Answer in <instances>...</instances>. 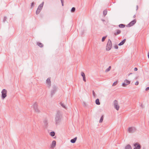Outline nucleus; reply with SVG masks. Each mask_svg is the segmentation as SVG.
I'll list each match as a JSON object with an SVG mask.
<instances>
[{"label":"nucleus","mask_w":149,"mask_h":149,"mask_svg":"<svg viewBox=\"0 0 149 149\" xmlns=\"http://www.w3.org/2000/svg\"><path fill=\"white\" fill-rule=\"evenodd\" d=\"M34 2H32L31 3V8H33L34 7Z\"/></svg>","instance_id":"473e14b6"},{"label":"nucleus","mask_w":149,"mask_h":149,"mask_svg":"<svg viewBox=\"0 0 149 149\" xmlns=\"http://www.w3.org/2000/svg\"><path fill=\"white\" fill-rule=\"evenodd\" d=\"M134 71H136L138 70V68H134Z\"/></svg>","instance_id":"a19ab883"},{"label":"nucleus","mask_w":149,"mask_h":149,"mask_svg":"<svg viewBox=\"0 0 149 149\" xmlns=\"http://www.w3.org/2000/svg\"><path fill=\"white\" fill-rule=\"evenodd\" d=\"M148 58L149 59V52L148 53Z\"/></svg>","instance_id":"a18cd8bd"},{"label":"nucleus","mask_w":149,"mask_h":149,"mask_svg":"<svg viewBox=\"0 0 149 149\" xmlns=\"http://www.w3.org/2000/svg\"><path fill=\"white\" fill-rule=\"evenodd\" d=\"M77 139V137H75L70 140V142L72 143H74L75 142Z\"/></svg>","instance_id":"2eb2a0df"},{"label":"nucleus","mask_w":149,"mask_h":149,"mask_svg":"<svg viewBox=\"0 0 149 149\" xmlns=\"http://www.w3.org/2000/svg\"><path fill=\"white\" fill-rule=\"evenodd\" d=\"M37 44L40 47H42L43 46V44L39 42H37Z\"/></svg>","instance_id":"f3484780"},{"label":"nucleus","mask_w":149,"mask_h":149,"mask_svg":"<svg viewBox=\"0 0 149 149\" xmlns=\"http://www.w3.org/2000/svg\"><path fill=\"white\" fill-rule=\"evenodd\" d=\"M116 32H115L114 33V35L115 36H116L117 35H119L121 33V31L119 29L117 30Z\"/></svg>","instance_id":"4468645a"},{"label":"nucleus","mask_w":149,"mask_h":149,"mask_svg":"<svg viewBox=\"0 0 149 149\" xmlns=\"http://www.w3.org/2000/svg\"><path fill=\"white\" fill-rule=\"evenodd\" d=\"M47 83L48 84H50L51 83V81L50 79L49 78H48L47 80H46Z\"/></svg>","instance_id":"b1692460"},{"label":"nucleus","mask_w":149,"mask_h":149,"mask_svg":"<svg viewBox=\"0 0 149 149\" xmlns=\"http://www.w3.org/2000/svg\"><path fill=\"white\" fill-rule=\"evenodd\" d=\"M56 141H53L51 145V148H54V147H55L56 145Z\"/></svg>","instance_id":"9b49d317"},{"label":"nucleus","mask_w":149,"mask_h":149,"mask_svg":"<svg viewBox=\"0 0 149 149\" xmlns=\"http://www.w3.org/2000/svg\"><path fill=\"white\" fill-rule=\"evenodd\" d=\"M131 146L130 144H128L125 147V149H132Z\"/></svg>","instance_id":"dca6fc26"},{"label":"nucleus","mask_w":149,"mask_h":149,"mask_svg":"<svg viewBox=\"0 0 149 149\" xmlns=\"http://www.w3.org/2000/svg\"><path fill=\"white\" fill-rule=\"evenodd\" d=\"M138 9V6L137 5L136 6V10H137Z\"/></svg>","instance_id":"79ce46f5"},{"label":"nucleus","mask_w":149,"mask_h":149,"mask_svg":"<svg viewBox=\"0 0 149 149\" xmlns=\"http://www.w3.org/2000/svg\"><path fill=\"white\" fill-rule=\"evenodd\" d=\"M134 145L135 147L133 149H140L141 148V145L137 143H134Z\"/></svg>","instance_id":"6e6552de"},{"label":"nucleus","mask_w":149,"mask_h":149,"mask_svg":"<svg viewBox=\"0 0 149 149\" xmlns=\"http://www.w3.org/2000/svg\"><path fill=\"white\" fill-rule=\"evenodd\" d=\"M136 16V15H134L133 16V17L134 18H135Z\"/></svg>","instance_id":"c03bdc74"},{"label":"nucleus","mask_w":149,"mask_h":149,"mask_svg":"<svg viewBox=\"0 0 149 149\" xmlns=\"http://www.w3.org/2000/svg\"><path fill=\"white\" fill-rule=\"evenodd\" d=\"M103 118H104L103 116H102L100 118V119L99 121V122L100 123H101L102 122L103 120Z\"/></svg>","instance_id":"4be33fe9"},{"label":"nucleus","mask_w":149,"mask_h":149,"mask_svg":"<svg viewBox=\"0 0 149 149\" xmlns=\"http://www.w3.org/2000/svg\"><path fill=\"white\" fill-rule=\"evenodd\" d=\"M136 19H134L130 22L127 25V27H130L133 26L136 23Z\"/></svg>","instance_id":"20e7f679"},{"label":"nucleus","mask_w":149,"mask_h":149,"mask_svg":"<svg viewBox=\"0 0 149 149\" xmlns=\"http://www.w3.org/2000/svg\"><path fill=\"white\" fill-rule=\"evenodd\" d=\"M83 34V33L82 32V35Z\"/></svg>","instance_id":"09e8293b"},{"label":"nucleus","mask_w":149,"mask_h":149,"mask_svg":"<svg viewBox=\"0 0 149 149\" xmlns=\"http://www.w3.org/2000/svg\"><path fill=\"white\" fill-rule=\"evenodd\" d=\"M113 103L114 108L116 110H118L119 108V106L118 105L117 101L116 100H114Z\"/></svg>","instance_id":"39448f33"},{"label":"nucleus","mask_w":149,"mask_h":149,"mask_svg":"<svg viewBox=\"0 0 149 149\" xmlns=\"http://www.w3.org/2000/svg\"><path fill=\"white\" fill-rule=\"evenodd\" d=\"M84 104H85V105L86 104H85V103L84 102Z\"/></svg>","instance_id":"de8ad7c7"},{"label":"nucleus","mask_w":149,"mask_h":149,"mask_svg":"<svg viewBox=\"0 0 149 149\" xmlns=\"http://www.w3.org/2000/svg\"><path fill=\"white\" fill-rule=\"evenodd\" d=\"M55 132H54V131L51 132L50 133V135L52 136H54L55 135Z\"/></svg>","instance_id":"6ab92c4d"},{"label":"nucleus","mask_w":149,"mask_h":149,"mask_svg":"<svg viewBox=\"0 0 149 149\" xmlns=\"http://www.w3.org/2000/svg\"><path fill=\"white\" fill-rule=\"evenodd\" d=\"M126 41V39H124L118 44V45L120 46L123 45L125 42Z\"/></svg>","instance_id":"ddd939ff"},{"label":"nucleus","mask_w":149,"mask_h":149,"mask_svg":"<svg viewBox=\"0 0 149 149\" xmlns=\"http://www.w3.org/2000/svg\"><path fill=\"white\" fill-rule=\"evenodd\" d=\"M127 85L125 82L123 83L122 84V85L123 87H125Z\"/></svg>","instance_id":"72a5a7b5"},{"label":"nucleus","mask_w":149,"mask_h":149,"mask_svg":"<svg viewBox=\"0 0 149 149\" xmlns=\"http://www.w3.org/2000/svg\"><path fill=\"white\" fill-rule=\"evenodd\" d=\"M57 90V88L56 86H54L53 88L51 91V96L52 97L55 93Z\"/></svg>","instance_id":"423d86ee"},{"label":"nucleus","mask_w":149,"mask_h":149,"mask_svg":"<svg viewBox=\"0 0 149 149\" xmlns=\"http://www.w3.org/2000/svg\"><path fill=\"white\" fill-rule=\"evenodd\" d=\"M112 43L110 39H109L108 40V42L107 43L106 48V50L107 51H109L110 50L112 47Z\"/></svg>","instance_id":"f03ea898"},{"label":"nucleus","mask_w":149,"mask_h":149,"mask_svg":"<svg viewBox=\"0 0 149 149\" xmlns=\"http://www.w3.org/2000/svg\"><path fill=\"white\" fill-rule=\"evenodd\" d=\"M62 6H63V0H61Z\"/></svg>","instance_id":"4c0bfd02"},{"label":"nucleus","mask_w":149,"mask_h":149,"mask_svg":"<svg viewBox=\"0 0 149 149\" xmlns=\"http://www.w3.org/2000/svg\"><path fill=\"white\" fill-rule=\"evenodd\" d=\"M62 118V116L61 112L59 111H58L55 115V124L56 125L59 124L61 122Z\"/></svg>","instance_id":"f257e3e1"},{"label":"nucleus","mask_w":149,"mask_h":149,"mask_svg":"<svg viewBox=\"0 0 149 149\" xmlns=\"http://www.w3.org/2000/svg\"><path fill=\"white\" fill-rule=\"evenodd\" d=\"M44 2H43L41 4H40L38 6V9L39 10H41L42 9V8L44 5Z\"/></svg>","instance_id":"f8f14e48"},{"label":"nucleus","mask_w":149,"mask_h":149,"mask_svg":"<svg viewBox=\"0 0 149 149\" xmlns=\"http://www.w3.org/2000/svg\"><path fill=\"white\" fill-rule=\"evenodd\" d=\"M114 48L115 49H118V47L117 45H116L114 46Z\"/></svg>","instance_id":"c9c22d12"},{"label":"nucleus","mask_w":149,"mask_h":149,"mask_svg":"<svg viewBox=\"0 0 149 149\" xmlns=\"http://www.w3.org/2000/svg\"><path fill=\"white\" fill-rule=\"evenodd\" d=\"M133 74V73H132L131 72V73H130L128 75H129H129H131V74Z\"/></svg>","instance_id":"37998d69"},{"label":"nucleus","mask_w":149,"mask_h":149,"mask_svg":"<svg viewBox=\"0 0 149 149\" xmlns=\"http://www.w3.org/2000/svg\"><path fill=\"white\" fill-rule=\"evenodd\" d=\"M95 103L97 105H100V102L99 100V99L97 98L95 100Z\"/></svg>","instance_id":"a211bd4d"},{"label":"nucleus","mask_w":149,"mask_h":149,"mask_svg":"<svg viewBox=\"0 0 149 149\" xmlns=\"http://www.w3.org/2000/svg\"><path fill=\"white\" fill-rule=\"evenodd\" d=\"M7 17L5 16L4 17V19H3V22L4 23H5V22L6 21V20L7 19Z\"/></svg>","instance_id":"c756f323"},{"label":"nucleus","mask_w":149,"mask_h":149,"mask_svg":"<svg viewBox=\"0 0 149 149\" xmlns=\"http://www.w3.org/2000/svg\"><path fill=\"white\" fill-rule=\"evenodd\" d=\"M48 121L47 120L45 119L43 121L44 123V126L45 128H47L48 123Z\"/></svg>","instance_id":"9d476101"},{"label":"nucleus","mask_w":149,"mask_h":149,"mask_svg":"<svg viewBox=\"0 0 149 149\" xmlns=\"http://www.w3.org/2000/svg\"><path fill=\"white\" fill-rule=\"evenodd\" d=\"M145 90L146 91L149 90V87H147V88H146V89Z\"/></svg>","instance_id":"58836bf2"},{"label":"nucleus","mask_w":149,"mask_h":149,"mask_svg":"<svg viewBox=\"0 0 149 149\" xmlns=\"http://www.w3.org/2000/svg\"><path fill=\"white\" fill-rule=\"evenodd\" d=\"M139 82L138 81H137L135 83V84L136 85H138L139 84Z\"/></svg>","instance_id":"e433bc0d"},{"label":"nucleus","mask_w":149,"mask_h":149,"mask_svg":"<svg viewBox=\"0 0 149 149\" xmlns=\"http://www.w3.org/2000/svg\"><path fill=\"white\" fill-rule=\"evenodd\" d=\"M107 37V36H103L102 38V42H104V41L105 39Z\"/></svg>","instance_id":"7c9ffc66"},{"label":"nucleus","mask_w":149,"mask_h":149,"mask_svg":"<svg viewBox=\"0 0 149 149\" xmlns=\"http://www.w3.org/2000/svg\"><path fill=\"white\" fill-rule=\"evenodd\" d=\"M140 106L142 108H143V105L142 104H141L140 105Z\"/></svg>","instance_id":"49530a36"},{"label":"nucleus","mask_w":149,"mask_h":149,"mask_svg":"<svg viewBox=\"0 0 149 149\" xmlns=\"http://www.w3.org/2000/svg\"><path fill=\"white\" fill-rule=\"evenodd\" d=\"M33 108L36 112L37 113L40 112V111L37 107V104L36 103H35L33 105Z\"/></svg>","instance_id":"0eeeda50"},{"label":"nucleus","mask_w":149,"mask_h":149,"mask_svg":"<svg viewBox=\"0 0 149 149\" xmlns=\"http://www.w3.org/2000/svg\"><path fill=\"white\" fill-rule=\"evenodd\" d=\"M60 104H61V106L63 107V108H64L65 109H66V107L64 105L63 103H62V102H60Z\"/></svg>","instance_id":"cd10ccee"},{"label":"nucleus","mask_w":149,"mask_h":149,"mask_svg":"<svg viewBox=\"0 0 149 149\" xmlns=\"http://www.w3.org/2000/svg\"><path fill=\"white\" fill-rule=\"evenodd\" d=\"M7 91L5 89H3L1 91V98L4 99L7 96Z\"/></svg>","instance_id":"7ed1b4c3"},{"label":"nucleus","mask_w":149,"mask_h":149,"mask_svg":"<svg viewBox=\"0 0 149 149\" xmlns=\"http://www.w3.org/2000/svg\"><path fill=\"white\" fill-rule=\"evenodd\" d=\"M81 75L83 77V78L85 77V75L84 73L83 72H81Z\"/></svg>","instance_id":"c85d7f7f"},{"label":"nucleus","mask_w":149,"mask_h":149,"mask_svg":"<svg viewBox=\"0 0 149 149\" xmlns=\"http://www.w3.org/2000/svg\"><path fill=\"white\" fill-rule=\"evenodd\" d=\"M135 130V128L132 127H129L128 130V132L130 133H133L134 132Z\"/></svg>","instance_id":"1a4fd4ad"},{"label":"nucleus","mask_w":149,"mask_h":149,"mask_svg":"<svg viewBox=\"0 0 149 149\" xmlns=\"http://www.w3.org/2000/svg\"><path fill=\"white\" fill-rule=\"evenodd\" d=\"M118 83V82L117 81H115L113 84L112 86H115Z\"/></svg>","instance_id":"2f4dec72"},{"label":"nucleus","mask_w":149,"mask_h":149,"mask_svg":"<svg viewBox=\"0 0 149 149\" xmlns=\"http://www.w3.org/2000/svg\"><path fill=\"white\" fill-rule=\"evenodd\" d=\"M92 93H93V96L94 97H95V96H96L95 94V93L94 91L93 90V91Z\"/></svg>","instance_id":"f704fd0d"},{"label":"nucleus","mask_w":149,"mask_h":149,"mask_svg":"<svg viewBox=\"0 0 149 149\" xmlns=\"http://www.w3.org/2000/svg\"><path fill=\"white\" fill-rule=\"evenodd\" d=\"M125 26V25L123 24H120L119 25V27L120 28H123Z\"/></svg>","instance_id":"412c9836"},{"label":"nucleus","mask_w":149,"mask_h":149,"mask_svg":"<svg viewBox=\"0 0 149 149\" xmlns=\"http://www.w3.org/2000/svg\"><path fill=\"white\" fill-rule=\"evenodd\" d=\"M40 11H41V10H38L37 9V10L36 11V14L37 15H38L40 13Z\"/></svg>","instance_id":"bb28decb"},{"label":"nucleus","mask_w":149,"mask_h":149,"mask_svg":"<svg viewBox=\"0 0 149 149\" xmlns=\"http://www.w3.org/2000/svg\"><path fill=\"white\" fill-rule=\"evenodd\" d=\"M124 82L126 83L127 85L129 84L130 83V81L127 79H125L124 81Z\"/></svg>","instance_id":"aec40b11"},{"label":"nucleus","mask_w":149,"mask_h":149,"mask_svg":"<svg viewBox=\"0 0 149 149\" xmlns=\"http://www.w3.org/2000/svg\"><path fill=\"white\" fill-rule=\"evenodd\" d=\"M75 10V7H72L71 10V12L72 13H74Z\"/></svg>","instance_id":"a878e982"},{"label":"nucleus","mask_w":149,"mask_h":149,"mask_svg":"<svg viewBox=\"0 0 149 149\" xmlns=\"http://www.w3.org/2000/svg\"><path fill=\"white\" fill-rule=\"evenodd\" d=\"M111 69V66H109L108 68H107V69L105 71V72H109V71L110 70V69Z\"/></svg>","instance_id":"393cba45"},{"label":"nucleus","mask_w":149,"mask_h":149,"mask_svg":"<svg viewBox=\"0 0 149 149\" xmlns=\"http://www.w3.org/2000/svg\"><path fill=\"white\" fill-rule=\"evenodd\" d=\"M107 9L104 10L103 12V15L105 16L107 14Z\"/></svg>","instance_id":"5701e85b"},{"label":"nucleus","mask_w":149,"mask_h":149,"mask_svg":"<svg viewBox=\"0 0 149 149\" xmlns=\"http://www.w3.org/2000/svg\"><path fill=\"white\" fill-rule=\"evenodd\" d=\"M83 80L85 82L86 81V77H83Z\"/></svg>","instance_id":"ea45409f"}]
</instances>
